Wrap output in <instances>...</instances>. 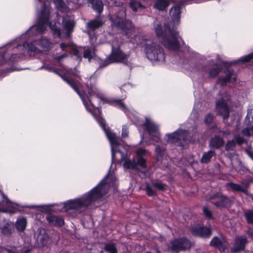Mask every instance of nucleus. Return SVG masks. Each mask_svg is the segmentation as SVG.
Listing matches in <instances>:
<instances>
[{"mask_svg":"<svg viewBox=\"0 0 253 253\" xmlns=\"http://www.w3.org/2000/svg\"><path fill=\"white\" fill-rule=\"evenodd\" d=\"M108 176V174L96 186L82 197L65 203L64 208L65 210H75L81 212L102 198L108 192V187L105 181Z\"/></svg>","mask_w":253,"mask_h":253,"instance_id":"nucleus-1","label":"nucleus"},{"mask_svg":"<svg viewBox=\"0 0 253 253\" xmlns=\"http://www.w3.org/2000/svg\"><path fill=\"white\" fill-rule=\"evenodd\" d=\"M154 30L157 36L166 48L173 51L179 50L183 42L175 29H171L170 26L163 27L159 22L156 21Z\"/></svg>","mask_w":253,"mask_h":253,"instance_id":"nucleus-2","label":"nucleus"},{"mask_svg":"<svg viewBox=\"0 0 253 253\" xmlns=\"http://www.w3.org/2000/svg\"><path fill=\"white\" fill-rule=\"evenodd\" d=\"M126 13L124 10L119 12L110 19L112 22V26L116 27L122 30V32L128 37L131 36L134 32V28L130 21L125 19Z\"/></svg>","mask_w":253,"mask_h":253,"instance_id":"nucleus-3","label":"nucleus"},{"mask_svg":"<svg viewBox=\"0 0 253 253\" xmlns=\"http://www.w3.org/2000/svg\"><path fill=\"white\" fill-rule=\"evenodd\" d=\"M144 51L148 59L152 62H163L165 59L163 49L157 43L147 41Z\"/></svg>","mask_w":253,"mask_h":253,"instance_id":"nucleus-4","label":"nucleus"},{"mask_svg":"<svg viewBox=\"0 0 253 253\" xmlns=\"http://www.w3.org/2000/svg\"><path fill=\"white\" fill-rule=\"evenodd\" d=\"M210 202L219 209H229L232 205V201L220 191L211 193L209 196Z\"/></svg>","mask_w":253,"mask_h":253,"instance_id":"nucleus-5","label":"nucleus"},{"mask_svg":"<svg viewBox=\"0 0 253 253\" xmlns=\"http://www.w3.org/2000/svg\"><path fill=\"white\" fill-rule=\"evenodd\" d=\"M189 132L188 130L178 129L171 133L167 134V142L178 146H183L188 141Z\"/></svg>","mask_w":253,"mask_h":253,"instance_id":"nucleus-6","label":"nucleus"},{"mask_svg":"<svg viewBox=\"0 0 253 253\" xmlns=\"http://www.w3.org/2000/svg\"><path fill=\"white\" fill-rule=\"evenodd\" d=\"M49 8L48 6L44 4L42 8L39 15V21L37 25L32 26L30 31H36L37 33H42L48 25V19L49 16Z\"/></svg>","mask_w":253,"mask_h":253,"instance_id":"nucleus-7","label":"nucleus"},{"mask_svg":"<svg viewBox=\"0 0 253 253\" xmlns=\"http://www.w3.org/2000/svg\"><path fill=\"white\" fill-rule=\"evenodd\" d=\"M191 242L186 237H182L176 238L170 241L168 245V248L171 252H180L190 249Z\"/></svg>","mask_w":253,"mask_h":253,"instance_id":"nucleus-8","label":"nucleus"},{"mask_svg":"<svg viewBox=\"0 0 253 253\" xmlns=\"http://www.w3.org/2000/svg\"><path fill=\"white\" fill-rule=\"evenodd\" d=\"M51 43L50 41L45 38L42 39L37 43V42L29 43L28 42L24 43L23 46L25 49V51L28 53L31 54L39 53L41 51L40 48L47 49L51 46Z\"/></svg>","mask_w":253,"mask_h":253,"instance_id":"nucleus-9","label":"nucleus"},{"mask_svg":"<svg viewBox=\"0 0 253 253\" xmlns=\"http://www.w3.org/2000/svg\"><path fill=\"white\" fill-rule=\"evenodd\" d=\"M190 231L193 236L203 239H209L212 235L211 229L205 225H197L191 227Z\"/></svg>","mask_w":253,"mask_h":253,"instance_id":"nucleus-10","label":"nucleus"},{"mask_svg":"<svg viewBox=\"0 0 253 253\" xmlns=\"http://www.w3.org/2000/svg\"><path fill=\"white\" fill-rule=\"evenodd\" d=\"M37 243L40 247H48L52 242L48 232L43 228H40L37 231Z\"/></svg>","mask_w":253,"mask_h":253,"instance_id":"nucleus-11","label":"nucleus"},{"mask_svg":"<svg viewBox=\"0 0 253 253\" xmlns=\"http://www.w3.org/2000/svg\"><path fill=\"white\" fill-rule=\"evenodd\" d=\"M127 58V55L124 54L119 48L114 45L112 46V52L108 58V63L106 65L114 62H122L125 63Z\"/></svg>","mask_w":253,"mask_h":253,"instance_id":"nucleus-12","label":"nucleus"},{"mask_svg":"<svg viewBox=\"0 0 253 253\" xmlns=\"http://www.w3.org/2000/svg\"><path fill=\"white\" fill-rule=\"evenodd\" d=\"M210 246L217 249L221 252H224L229 246V243L223 235L214 236L211 240Z\"/></svg>","mask_w":253,"mask_h":253,"instance_id":"nucleus-13","label":"nucleus"},{"mask_svg":"<svg viewBox=\"0 0 253 253\" xmlns=\"http://www.w3.org/2000/svg\"><path fill=\"white\" fill-rule=\"evenodd\" d=\"M143 126L150 135L155 134V135L154 136L155 139H159V137L158 136L159 134V128L157 125L151 122L148 119L146 118Z\"/></svg>","mask_w":253,"mask_h":253,"instance_id":"nucleus-14","label":"nucleus"},{"mask_svg":"<svg viewBox=\"0 0 253 253\" xmlns=\"http://www.w3.org/2000/svg\"><path fill=\"white\" fill-rule=\"evenodd\" d=\"M225 141L222 137L215 135L211 137L209 142V147L212 149H219L224 146Z\"/></svg>","mask_w":253,"mask_h":253,"instance_id":"nucleus-15","label":"nucleus"},{"mask_svg":"<svg viewBox=\"0 0 253 253\" xmlns=\"http://www.w3.org/2000/svg\"><path fill=\"white\" fill-rule=\"evenodd\" d=\"M248 241L246 236H240L235 240L232 251L238 252L244 250Z\"/></svg>","mask_w":253,"mask_h":253,"instance_id":"nucleus-16","label":"nucleus"},{"mask_svg":"<svg viewBox=\"0 0 253 253\" xmlns=\"http://www.w3.org/2000/svg\"><path fill=\"white\" fill-rule=\"evenodd\" d=\"M1 232L7 236H11L14 232V223L10 221H3V224L0 227Z\"/></svg>","mask_w":253,"mask_h":253,"instance_id":"nucleus-17","label":"nucleus"},{"mask_svg":"<svg viewBox=\"0 0 253 253\" xmlns=\"http://www.w3.org/2000/svg\"><path fill=\"white\" fill-rule=\"evenodd\" d=\"M229 99V95L226 94L224 97L218 100L216 104V109L219 111H228L230 104Z\"/></svg>","mask_w":253,"mask_h":253,"instance_id":"nucleus-18","label":"nucleus"},{"mask_svg":"<svg viewBox=\"0 0 253 253\" xmlns=\"http://www.w3.org/2000/svg\"><path fill=\"white\" fill-rule=\"evenodd\" d=\"M49 224L54 226L62 227L64 225V219L62 217L52 214H48L46 217Z\"/></svg>","mask_w":253,"mask_h":253,"instance_id":"nucleus-19","label":"nucleus"},{"mask_svg":"<svg viewBox=\"0 0 253 253\" xmlns=\"http://www.w3.org/2000/svg\"><path fill=\"white\" fill-rule=\"evenodd\" d=\"M65 80L67 82V83L71 85V86L77 92V93L80 95L81 98L82 99L84 104L86 105L85 102L86 99L83 94L80 91L79 88L80 85V84L78 82H75L74 80L70 79L69 78L65 79Z\"/></svg>","mask_w":253,"mask_h":253,"instance_id":"nucleus-20","label":"nucleus"},{"mask_svg":"<svg viewBox=\"0 0 253 253\" xmlns=\"http://www.w3.org/2000/svg\"><path fill=\"white\" fill-rule=\"evenodd\" d=\"M63 26L66 30L67 35L69 36V34L73 31L75 25V22L73 19L69 17H64L63 20Z\"/></svg>","mask_w":253,"mask_h":253,"instance_id":"nucleus-21","label":"nucleus"},{"mask_svg":"<svg viewBox=\"0 0 253 253\" xmlns=\"http://www.w3.org/2000/svg\"><path fill=\"white\" fill-rule=\"evenodd\" d=\"M27 226L26 218L23 216L18 217L14 224L16 230L20 232H24Z\"/></svg>","mask_w":253,"mask_h":253,"instance_id":"nucleus-22","label":"nucleus"},{"mask_svg":"<svg viewBox=\"0 0 253 253\" xmlns=\"http://www.w3.org/2000/svg\"><path fill=\"white\" fill-rule=\"evenodd\" d=\"M216 155L215 151L210 150L208 152H204L200 159V162L202 164H208L211 161L212 157Z\"/></svg>","mask_w":253,"mask_h":253,"instance_id":"nucleus-23","label":"nucleus"},{"mask_svg":"<svg viewBox=\"0 0 253 253\" xmlns=\"http://www.w3.org/2000/svg\"><path fill=\"white\" fill-rule=\"evenodd\" d=\"M181 7L180 5H175L170 10V14L174 22H178L180 18Z\"/></svg>","mask_w":253,"mask_h":253,"instance_id":"nucleus-24","label":"nucleus"},{"mask_svg":"<svg viewBox=\"0 0 253 253\" xmlns=\"http://www.w3.org/2000/svg\"><path fill=\"white\" fill-rule=\"evenodd\" d=\"M104 131L112 145L118 146L120 145L115 133L111 132L108 128L105 129Z\"/></svg>","mask_w":253,"mask_h":253,"instance_id":"nucleus-25","label":"nucleus"},{"mask_svg":"<svg viewBox=\"0 0 253 253\" xmlns=\"http://www.w3.org/2000/svg\"><path fill=\"white\" fill-rule=\"evenodd\" d=\"M60 47L63 51H65L66 52H70L71 50H73L74 54L77 56V57H80V56L78 53V49L71 44L61 43L60 44Z\"/></svg>","mask_w":253,"mask_h":253,"instance_id":"nucleus-26","label":"nucleus"},{"mask_svg":"<svg viewBox=\"0 0 253 253\" xmlns=\"http://www.w3.org/2000/svg\"><path fill=\"white\" fill-rule=\"evenodd\" d=\"M87 91L88 94L89 95V97H87V98L90 102L91 100H90L89 98L93 96H97L102 99L104 98L101 92L96 87V86L94 85L88 87Z\"/></svg>","mask_w":253,"mask_h":253,"instance_id":"nucleus-27","label":"nucleus"},{"mask_svg":"<svg viewBox=\"0 0 253 253\" xmlns=\"http://www.w3.org/2000/svg\"><path fill=\"white\" fill-rule=\"evenodd\" d=\"M104 251L108 253H118V249L116 245L114 243H104V246L103 248Z\"/></svg>","mask_w":253,"mask_h":253,"instance_id":"nucleus-28","label":"nucleus"},{"mask_svg":"<svg viewBox=\"0 0 253 253\" xmlns=\"http://www.w3.org/2000/svg\"><path fill=\"white\" fill-rule=\"evenodd\" d=\"M169 0H158L154 5V7L159 10H163L169 5Z\"/></svg>","mask_w":253,"mask_h":253,"instance_id":"nucleus-29","label":"nucleus"},{"mask_svg":"<svg viewBox=\"0 0 253 253\" xmlns=\"http://www.w3.org/2000/svg\"><path fill=\"white\" fill-rule=\"evenodd\" d=\"M123 166L125 168L127 169H134L137 171H139V169L136 167V161L134 159L132 160L129 159L126 160L124 162Z\"/></svg>","mask_w":253,"mask_h":253,"instance_id":"nucleus-30","label":"nucleus"},{"mask_svg":"<svg viewBox=\"0 0 253 253\" xmlns=\"http://www.w3.org/2000/svg\"><path fill=\"white\" fill-rule=\"evenodd\" d=\"M92 4L93 9L100 13L103 10V5L102 1L100 0H88Z\"/></svg>","mask_w":253,"mask_h":253,"instance_id":"nucleus-31","label":"nucleus"},{"mask_svg":"<svg viewBox=\"0 0 253 253\" xmlns=\"http://www.w3.org/2000/svg\"><path fill=\"white\" fill-rule=\"evenodd\" d=\"M151 184L154 188H156L158 190L164 191L167 189V185L163 183L161 180L153 181Z\"/></svg>","mask_w":253,"mask_h":253,"instance_id":"nucleus-32","label":"nucleus"},{"mask_svg":"<svg viewBox=\"0 0 253 253\" xmlns=\"http://www.w3.org/2000/svg\"><path fill=\"white\" fill-rule=\"evenodd\" d=\"M236 75L231 71H228V74L225 78L220 79V81L224 83L227 82H233L236 81Z\"/></svg>","mask_w":253,"mask_h":253,"instance_id":"nucleus-33","label":"nucleus"},{"mask_svg":"<svg viewBox=\"0 0 253 253\" xmlns=\"http://www.w3.org/2000/svg\"><path fill=\"white\" fill-rule=\"evenodd\" d=\"M244 216L248 224L253 225V210H248L244 213Z\"/></svg>","mask_w":253,"mask_h":253,"instance_id":"nucleus-34","label":"nucleus"},{"mask_svg":"<svg viewBox=\"0 0 253 253\" xmlns=\"http://www.w3.org/2000/svg\"><path fill=\"white\" fill-rule=\"evenodd\" d=\"M55 3L59 10L63 12H66L68 11V8L62 0H56Z\"/></svg>","mask_w":253,"mask_h":253,"instance_id":"nucleus-35","label":"nucleus"},{"mask_svg":"<svg viewBox=\"0 0 253 253\" xmlns=\"http://www.w3.org/2000/svg\"><path fill=\"white\" fill-rule=\"evenodd\" d=\"M165 149L160 146V145H157L155 148V152L156 153V157L157 160L160 161L161 160L164 155Z\"/></svg>","mask_w":253,"mask_h":253,"instance_id":"nucleus-36","label":"nucleus"},{"mask_svg":"<svg viewBox=\"0 0 253 253\" xmlns=\"http://www.w3.org/2000/svg\"><path fill=\"white\" fill-rule=\"evenodd\" d=\"M103 24V22L99 20H95L90 21L88 23V27L94 30L101 26Z\"/></svg>","mask_w":253,"mask_h":253,"instance_id":"nucleus-37","label":"nucleus"},{"mask_svg":"<svg viewBox=\"0 0 253 253\" xmlns=\"http://www.w3.org/2000/svg\"><path fill=\"white\" fill-rule=\"evenodd\" d=\"M107 102L112 105L118 106L120 109L124 110L127 109V108L123 104L121 101L117 100H107Z\"/></svg>","mask_w":253,"mask_h":253,"instance_id":"nucleus-38","label":"nucleus"},{"mask_svg":"<svg viewBox=\"0 0 253 253\" xmlns=\"http://www.w3.org/2000/svg\"><path fill=\"white\" fill-rule=\"evenodd\" d=\"M136 167L138 166L143 169H145L147 167L146 164V160L142 157L138 158L136 162Z\"/></svg>","mask_w":253,"mask_h":253,"instance_id":"nucleus-39","label":"nucleus"},{"mask_svg":"<svg viewBox=\"0 0 253 253\" xmlns=\"http://www.w3.org/2000/svg\"><path fill=\"white\" fill-rule=\"evenodd\" d=\"M129 5L134 11H136L138 8H144V7L140 2L135 0L131 1L129 3Z\"/></svg>","mask_w":253,"mask_h":253,"instance_id":"nucleus-40","label":"nucleus"},{"mask_svg":"<svg viewBox=\"0 0 253 253\" xmlns=\"http://www.w3.org/2000/svg\"><path fill=\"white\" fill-rule=\"evenodd\" d=\"M145 191L147 195L149 197H153L157 195V193L150 186L149 183L145 184Z\"/></svg>","mask_w":253,"mask_h":253,"instance_id":"nucleus-41","label":"nucleus"},{"mask_svg":"<svg viewBox=\"0 0 253 253\" xmlns=\"http://www.w3.org/2000/svg\"><path fill=\"white\" fill-rule=\"evenodd\" d=\"M236 146V144L233 140H229L226 144L225 150L227 151H233Z\"/></svg>","mask_w":253,"mask_h":253,"instance_id":"nucleus-42","label":"nucleus"},{"mask_svg":"<svg viewBox=\"0 0 253 253\" xmlns=\"http://www.w3.org/2000/svg\"><path fill=\"white\" fill-rule=\"evenodd\" d=\"M6 206L8 208H10V209H7V213L12 214L16 213L18 211V209L17 208L18 205L16 204H14L13 203L12 205H8Z\"/></svg>","mask_w":253,"mask_h":253,"instance_id":"nucleus-43","label":"nucleus"},{"mask_svg":"<svg viewBox=\"0 0 253 253\" xmlns=\"http://www.w3.org/2000/svg\"><path fill=\"white\" fill-rule=\"evenodd\" d=\"M99 115V118L97 119V122L101 126V127L103 128L104 131L105 129H107L108 128L106 127V123L105 120L101 117L102 113L101 112H98Z\"/></svg>","mask_w":253,"mask_h":253,"instance_id":"nucleus-44","label":"nucleus"},{"mask_svg":"<svg viewBox=\"0 0 253 253\" xmlns=\"http://www.w3.org/2000/svg\"><path fill=\"white\" fill-rule=\"evenodd\" d=\"M203 211L206 217L209 219H212L213 215L212 212L207 207H204L203 209Z\"/></svg>","mask_w":253,"mask_h":253,"instance_id":"nucleus-45","label":"nucleus"},{"mask_svg":"<svg viewBox=\"0 0 253 253\" xmlns=\"http://www.w3.org/2000/svg\"><path fill=\"white\" fill-rule=\"evenodd\" d=\"M228 185L230 188L233 191L240 192L242 187L239 184L233 182H230L228 183Z\"/></svg>","mask_w":253,"mask_h":253,"instance_id":"nucleus-46","label":"nucleus"},{"mask_svg":"<svg viewBox=\"0 0 253 253\" xmlns=\"http://www.w3.org/2000/svg\"><path fill=\"white\" fill-rule=\"evenodd\" d=\"M49 26L51 30L54 32V34L57 35L58 36H60V31L58 28V26L56 25V23L55 24V25H53L51 23H50Z\"/></svg>","mask_w":253,"mask_h":253,"instance_id":"nucleus-47","label":"nucleus"},{"mask_svg":"<svg viewBox=\"0 0 253 253\" xmlns=\"http://www.w3.org/2000/svg\"><path fill=\"white\" fill-rule=\"evenodd\" d=\"M239 164L240 166L239 168L238 171L240 173V174H244L246 173L247 172H250L249 169L242 165V162L241 161H239Z\"/></svg>","mask_w":253,"mask_h":253,"instance_id":"nucleus-48","label":"nucleus"},{"mask_svg":"<svg viewBox=\"0 0 253 253\" xmlns=\"http://www.w3.org/2000/svg\"><path fill=\"white\" fill-rule=\"evenodd\" d=\"M213 119V116L211 113H209L205 117V123L207 125H210L212 123Z\"/></svg>","mask_w":253,"mask_h":253,"instance_id":"nucleus-49","label":"nucleus"},{"mask_svg":"<svg viewBox=\"0 0 253 253\" xmlns=\"http://www.w3.org/2000/svg\"><path fill=\"white\" fill-rule=\"evenodd\" d=\"M253 58V54L251 53L248 55L244 56L239 59V61L244 63L249 61Z\"/></svg>","mask_w":253,"mask_h":253,"instance_id":"nucleus-50","label":"nucleus"},{"mask_svg":"<svg viewBox=\"0 0 253 253\" xmlns=\"http://www.w3.org/2000/svg\"><path fill=\"white\" fill-rule=\"evenodd\" d=\"M68 55V52L64 53L61 55H57L54 57V59L58 62L61 61L63 58L67 57Z\"/></svg>","mask_w":253,"mask_h":253,"instance_id":"nucleus-51","label":"nucleus"},{"mask_svg":"<svg viewBox=\"0 0 253 253\" xmlns=\"http://www.w3.org/2000/svg\"><path fill=\"white\" fill-rule=\"evenodd\" d=\"M93 53L89 50H85L84 53V57L86 58H88L89 60L91 59Z\"/></svg>","mask_w":253,"mask_h":253,"instance_id":"nucleus-52","label":"nucleus"},{"mask_svg":"<svg viewBox=\"0 0 253 253\" xmlns=\"http://www.w3.org/2000/svg\"><path fill=\"white\" fill-rule=\"evenodd\" d=\"M251 128L249 127H246L242 130V133L245 136H249L252 135L251 133Z\"/></svg>","mask_w":253,"mask_h":253,"instance_id":"nucleus-53","label":"nucleus"},{"mask_svg":"<svg viewBox=\"0 0 253 253\" xmlns=\"http://www.w3.org/2000/svg\"><path fill=\"white\" fill-rule=\"evenodd\" d=\"M219 70L218 67H216L210 71L209 76L211 77H215L217 74Z\"/></svg>","mask_w":253,"mask_h":253,"instance_id":"nucleus-54","label":"nucleus"},{"mask_svg":"<svg viewBox=\"0 0 253 253\" xmlns=\"http://www.w3.org/2000/svg\"><path fill=\"white\" fill-rule=\"evenodd\" d=\"M235 140L236 143L239 145H241L242 144L244 143V139L243 138L241 137L240 135H237L235 137Z\"/></svg>","mask_w":253,"mask_h":253,"instance_id":"nucleus-55","label":"nucleus"},{"mask_svg":"<svg viewBox=\"0 0 253 253\" xmlns=\"http://www.w3.org/2000/svg\"><path fill=\"white\" fill-rule=\"evenodd\" d=\"M0 193L1 195V196L3 197V198L5 200V204L6 205H12L13 204V202H12L7 198V197L0 190Z\"/></svg>","mask_w":253,"mask_h":253,"instance_id":"nucleus-56","label":"nucleus"},{"mask_svg":"<svg viewBox=\"0 0 253 253\" xmlns=\"http://www.w3.org/2000/svg\"><path fill=\"white\" fill-rule=\"evenodd\" d=\"M128 136V131L126 128L124 127L122 129V137L123 138H126Z\"/></svg>","mask_w":253,"mask_h":253,"instance_id":"nucleus-57","label":"nucleus"},{"mask_svg":"<svg viewBox=\"0 0 253 253\" xmlns=\"http://www.w3.org/2000/svg\"><path fill=\"white\" fill-rule=\"evenodd\" d=\"M146 153V151L144 149H139L136 151V154L137 156L141 157L143 155H145Z\"/></svg>","mask_w":253,"mask_h":253,"instance_id":"nucleus-58","label":"nucleus"},{"mask_svg":"<svg viewBox=\"0 0 253 253\" xmlns=\"http://www.w3.org/2000/svg\"><path fill=\"white\" fill-rule=\"evenodd\" d=\"M247 233L249 235V236L253 240V228L249 227L248 228Z\"/></svg>","mask_w":253,"mask_h":253,"instance_id":"nucleus-59","label":"nucleus"},{"mask_svg":"<svg viewBox=\"0 0 253 253\" xmlns=\"http://www.w3.org/2000/svg\"><path fill=\"white\" fill-rule=\"evenodd\" d=\"M240 192H242V193H244V194H246L247 195H249V193H248V191L247 189H244V188H243L242 187L241 188V189L240 190Z\"/></svg>","mask_w":253,"mask_h":253,"instance_id":"nucleus-60","label":"nucleus"},{"mask_svg":"<svg viewBox=\"0 0 253 253\" xmlns=\"http://www.w3.org/2000/svg\"><path fill=\"white\" fill-rule=\"evenodd\" d=\"M4 250L6 251L7 253H15V252L12 251V250L6 248H4Z\"/></svg>","mask_w":253,"mask_h":253,"instance_id":"nucleus-61","label":"nucleus"},{"mask_svg":"<svg viewBox=\"0 0 253 253\" xmlns=\"http://www.w3.org/2000/svg\"><path fill=\"white\" fill-rule=\"evenodd\" d=\"M249 156L253 160V151L249 152Z\"/></svg>","mask_w":253,"mask_h":253,"instance_id":"nucleus-62","label":"nucleus"},{"mask_svg":"<svg viewBox=\"0 0 253 253\" xmlns=\"http://www.w3.org/2000/svg\"><path fill=\"white\" fill-rule=\"evenodd\" d=\"M0 212L7 213V209L4 208H0Z\"/></svg>","mask_w":253,"mask_h":253,"instance_id":"nucleus-63","label":"nucleus"},{"mask_svg":"<svg viewBox=\"0 0 253 253\" xmlns=\"http://www.w3.org/2000/svg\"><path fill=\"white\" fill-rule=\"evenodd\" d=\"M31 251V250L30 249H27L24 251L22 253H30Z\"/></svg>","mask_w":253,"mask_h":253,"instance_id":"nucleus-64","label":"nucleus"}]
</instances>
